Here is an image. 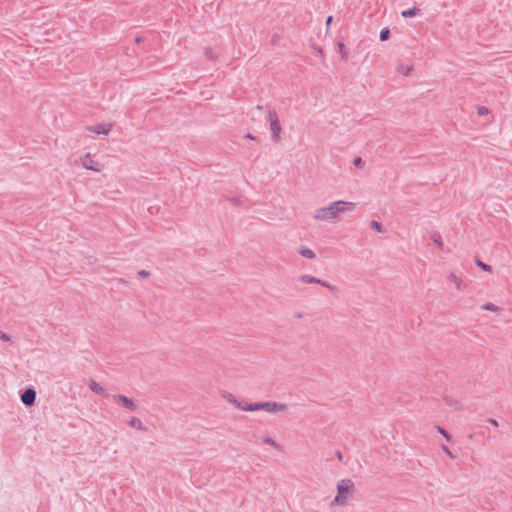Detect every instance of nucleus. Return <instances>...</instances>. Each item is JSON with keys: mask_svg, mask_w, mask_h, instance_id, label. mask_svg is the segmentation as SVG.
Instances as JSON below:
<instances>
[{"mask_svg": "<svg viewBox=\"0 0 512 512\" xmlns=\"http://www.w3.org/2000/svg\"><path fill=\"white\" fill-rule=\"evenodd\" d=\"M299 254L307 259H314L316 256L315 253L311 249L306 248V247L301 248L299 250Z\"/></svg>", "mask_w": 512, "mask_h": 512, "instance_id": "obj_15", "label": "nucleus"}, {"mask_svg": "<svg viewBox=\"0 0 512 512\" xmlns=\"http://www.w3.org/2000/svg\"><path fill=\"white\" fill-rule=\"evenodd\" d=\"M36 398V392L33 389H27L22 395H21V401L23 404L30 406L34 403Z\"/></svg>", "mask_w": 512, "mask_h": 512, "instance_id": "obj_8", "label": "nucleus"}, {"mask_svg": "<svg viewBox=\"0 0 512 512\" xmlns=\"http://www.w3.org/2000/svg\"><path fill=\"white\" fill-rule=\"evenodd\" d=\"M331 22H332V16H329V17L327 18V20H326V24H327V25H330V24H331Z\"/></svg>", "mask_w": 512, "mask_h": 512, "instance_id": "obj_27", "label": "nucleus"}, {"mask_svg": "<svg viewBox=\"0 0 512 512\" xmlns=\"http://www.w3.org/2000/svg\"><path fill=\"white\" fill-rule=\"evenodd\" d=\"M114 399L118 404H121L122 406L126 407L129 410H135L136 408L133 400L127 398L126 396L117 395L114 397Z\"/></svg>", "mask_w": 512, "mask_h": 512, "instance_id": "obj_9", "label": "nucleus"}, {"mask_svg": "<svg viewBox=\"0 0 512 512\" xmlns=\"http://www.w3.org/2000/svg\"><path fill=\"white\" fill-rule=\"evenodd\" d=\"M89 388L96 394L102 395L105 392V389L94 380L89 382Z\"/></svg>", "mask_w": 512, "mask_h": 512, "instance_id": "obj_13", "label": "nucleus"}, {"mask_svg": "<svg viewBox=\"0 0 512 512\" xmlns=\"http://www.w3.org/2000/svg\"><path fill=\"white\" fill-rule=\"evenodd\" d=\"M371 226H372L373 229H375L378 232L382 231L381 224L379 222H377V221H372Z\"/></svg>", "mask_w": 512, "mask_h": 512, "instance_id": "obj_23", "label": "nucleus"}, {"mask_svg": "<svg viewBox=\"0 0 512 512\" xmlns=\"http://www.w3.org/2000/svg\"><path fill=\"white\" fill-rule=\"evenodd\" d=\"M443 450L445 451V453H446V454H448L449 456H451V453H450V451H449V449H448V448L444 447V448H443Z\"/></svg>", "mask_w": 512, "mask_h": 512, "instance_id": "obj_29", "label": "nucleus"}, {"mask_svg": "<svg viewBox=\"0 0 512 512\" xmlns=\"http://www.w3.org/2000/svg\"><path fill=\"white\" fill-rule=\"evenodd\" d=\"M438 431H439V433H441V434H442V435H443V436H444L448 441H450V440H451V437L447 434V432H446L444 429H442L441 427H438Z\"/></svg>", "mask_w": 512, "mask_h": 512, "instance_id": "obj_24", "label": "nucleus"}, {"mask_svg": "<svg viewBox=\"0 0 512 512\" xmlns=\"http://www.w3.org/2000/svg\"><path fill=\"white\" fill-rule=\"evenodd\" d=\"M489 112H490L489 109L487 107H485V106H479L477 108V114L479 116H482V117L483 116H487L489 114Z\"/></svg>", "mask_w": 512, "mask_h": 512, "instance_id": "obj_21", "label": "nucleus"}, {"mask_svg": "<svg viewBox=\"0 0 512 512\" xmlns=\"http://www.w3.org/2000/svg\"><path fill=\"white\" fill-rule=\"evenodd\" d=\"M337 47H338V52H339L341 58L343 60H347L348 59V51L345 47V44L343 42H339Z\"/></svg>", "mask_w": 512, "mask_h": 512, "instance_id": "obj_17", "label": "nucleus"}, {"mask_svg": "<svg viewBox=\"0 0 512 512\" xmlns=\"http://www.w3.org/2000/svg\"><path fill=\"white\" fill-rule=\"evenodd\" d=\"M300 281L303 282V283H314V284H320L322 286H325V287H329L328 284H325L324 282H322L320 279H317L313 276H310V275H303L300 277Z\"/></svg>", "mask_w": 512, "mask_h": 512, "instance_id": "obj_12", "label": "nucleus"}, {"mask_svg": "<svg viewBox=\"0 0 512 512\" xmlns=\"http://www.w3.org/2000/svg\"><path fill=\"white\" fill-rule=\"evenodd\" d=\"M87 130L96 135L107 136L112 130V124L110 123H99L87 127Z\"/></svg>", "mask_w": 512, "mask_h": 512, "instance_id": "obj_6", "label": "nucleus"}, {"mask_svg": "<svg viewBox=\"0 0 512 512\" xmlns=\"http://www.w3.org/2000/svg\"><path fill=\"white\" fill-rule=\"evenodd\" d=\"M129 425L137 430L144 429L142 421L137 417H132L129 421Z\"/></svg>", "mask_w": 512, "mask_h": 512, "instance_id": "obj_14", "label": "nucleus"}, {"mask_svg": "<svg viewBox=\"0 0 512 512\" xmlns=\"http://www.w3.org/2000/svg\"><path fill=\"white\" fill-rule=\"evenodd\" d=\"M360 161H361V159H360V158H358V159L355 161V163L357 164V163H359Z\"/></svg>", "mask_w": 512, "mask_h": 512, "instance_id": "obj_31", "label": "nucleus"}, {"mask_svg": "<svg viewBox=\"0 0 512 512\" xmlns=\"http://www.w3.org/2000/svg\"><path fill=\"white\" fill-rule=\"evenodd\" d=\"M489 422L495 427L498 426V422L495 419H490Z\"/></svg>", "mask_w": 512, "mask_h": 512, "instance_id": "obj_26", "label": "nucleus"}, {"mask_svg": "<svg viewBox=\"0 0 512 512\" xmlns=\"http://www.w3.org/2000/svg\"><path fill=\"white\" fill-rule=\"evenodd\" d=\"M266 443H268L270 445H275V442L272 439H267Z\"/></svg>", "mask_w": 512, "mask_h": 512, "instance_id": "obj_28", "label": "nucleus"}, {"mask_svg": "<svg viewBox=\"0 0 512 512\" xmlns=\"http://www.w3.org/2000/svg\"><path fill=\"white\" fill-rule=\"evenodd\" d=\"M356 493V486L352 479L342 478L336 483V494L332 499L331 507H342L351 501Z\"/></svg>", "mask_w": 512, "mask_h": 512, "instance_id": "obj_2", "label": "nucleus"}, {"mask_svg": "<svg viewBox=\"0 0 512 512\" xmlns=\"http://www.w3.org/2000/svg\"><path fill=\"white\" fill-rule=\"evenodd\" d=\"M261 410L271 414H278L287 411V405L279 402H261Z\"/></svg>", "mask_w": 512, "mask_h": 512, "instance_id": "obj_4", "label": "nucleus"}, {"mask_svg": "<svg viewBox=\"0 0 512 512\" xmlns=\"http://www.w3.org/2000/svg\"><path fill=\"white\" fill-rule=\"evenodd\" d=\"M0 339H2L4 341H9L10 340L9 336H7L6 334H4L1 331H0Z\"/></svg>", "mask_w": 512, "mask_h": 512, "instance_id": "obj_25", "label": "nucleus"}, {"mask_svg": "<svg viewBox=\"0 0 512 512\" xmlns=\"http://www.w3.org/2000/svg\"><path fill=\"white\" fill-rule=\"evenodd\" d=\"M355 209V203L338 200L321 207L315 211L314 219L317 221H335L340 215Z\"/></svg>", "mask_w": 512, "mask_h": 512, "instance_id": "obj_1", "label": "nucleus"}, {"mask_svg": "<svg viewBox=\"0 0 512 512\" xmlns=\"http://www.w3.org/2000/svg\"><path fill=\"white\" fill-rule=\"evenodd\" d=\"M379 37H380L381 41L388 40L390 38V30L388 28L382 29L381 32H380Z\"/></svg>", "mask_w": 512, "mask_h": 512, "instance_id": "obj_20", "label": "nucleus"}, {"mask_svg": "<svg viewBox=\"0 0 512 512\" xmlns=\"http://www.w3.org/2000/svg\"><path fill=\"white\" fill-rule=\"evenodd\" d=\"M418 12H419V9L417 7H413V8L407 9V10H403L401 12V15L405 18L414 17L418 14Z\"/></svg>", "mask_w": 512, "mask_h": 512, "instance_id": "obj_16", "label": "nucleus"}, {"mask_svg": "<svg viewBox=\"0 0 512 512\" xmlns=\"http://www.w3.org/2000/svg\"><path fill=\"white\" fill-rule=\"evenodd\" d=\"M449 282L456 288V289H462L464 286V282L461 277L457 276L455 273H450L448 275Z\"/></svg>", "mask_w": 512, "mask_h": 512, "instance_id": "obj_11", "label": "nucleus"}, {"mask_svg": "<svg viewBox=\"0 0 512 512\" xmlns=\"http://www.w3.org/2000/svg\"><path fill=\"white\" fill-rule=\"evenodd\" d=\"M247 138H249V139H251V140H254V139H255L251 134H248V135H247Z\"/></svg>", "mask_w": 512, "mask_h": 512, "instance_id": "obj_30", "label": "nucleus"}, {"mask_svg": "<svg viewBox=\"0 0 512 512\" xmlns=\"http://www.w3.org/2000/svg\"><path fill=\"white\" fill-rule=\"evenodd\" d=\"M431 240L437 245L438 248L443 247V242H442L441 236L438 233L432 234Z\"/></svg>", "mask_w": 512, "mask_h": 512, "instance_id": "obj_18", "label": "nucleus"}, {"mask_svg": "<svg viewBox=\"0 0 512 512\" xmlns=\"http://www.w3.org/2000/svg\"><path fill=\"white\" fill-rule=\"evenodd\" d=\"M269 122H270V129L272 132V137H273L274 141L278 142L280 140L281 125H280V122H279L276 112L269 113Z\"/></svg>", "mask_w": 512, "mask_h": 512, "instance_id": "obj_5", "label": "nucleus"}, {"mask_svg": "<svg viewBox=\"0 0 512 512\" xmlns=\"http://www.w3.org/2000/svg\"><path fill=\"white\" fill-rule=\"evenodd\" d=\"M482 309L486 310V311H492V312H497L499 310L498 307L495 304L491 303V302L485 303L482 306Z\"/></svg>", "mask_w": 512, "mask_h": 512, "instance_id": "obj_19", "label": "nucleus"}, {"mask_svg": "<svg viewBox=\"0 0 512 512\" xmlns=\"http://www.w3.org/2000/svg\"><path fill=\"white\" fill-rule=\"evenodd\" d=\"M396 70L400 75L407 77L412 74L414 67L410 64L402 63L397 66Z\"/></svg>", "mask_w": 512, "mask_h": 512, "instance_id": "obj_10", "label": "nucleus"}, {"mask_svg": "<svg viewBox=\"0 0 512 512\" xmlns=\"http://www.w3.org/2000/svg\"><path fill=\"white\" fill-rule=\"evenodd\" d=\"M80 163L83 168L94 172H101L104 168V165L100 162L97 156L89 152L80 157Z\"/></svg>", "mask_w": 512, "mask_h": 512, "instance_id": "obj_3", "label": "nucleus"}, {"mask_svg": "<svg viewBox=\"0 0 512 512\" xmlns=\"http://www.w3.org/2000/svg\"><path fill=\"white\" fill-rule=\"evenodd\" d=\"M477 266L486 272H492V267L490 265H487V264L481 262V261H477Z\"/></svg>", "mask_w": 512, "mask_h": 512, "instance_id": "obj_22", "label": "nucleus"}, {"mask_svg": "<svg viewBox=\"0 0 512 512\" xmlns=\"http://www.w3.org/2000/svg\"><path fill=\"white\" fill-rule=\"evenodd\" d=\"M229 401L236 405L239 409L243 410V411H250V412H253V411H259L261 410V402L259 403H253V404H249V405H241L240 403H238L235 399H229Z\"/></svg>", "mask_w": 512, "mask_h": 512, "instance_id": "obj_7", "label": "nucleus"}]
</instances>
